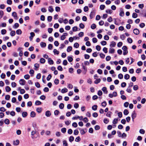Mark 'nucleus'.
<instances>
[{
    "label": "nucleus",
    "instance_id": "nucleus-1",
    "mask_svg": "<svg viewBox=\"0 0 146 146\" xmlns=\"http://www.w3.org/2000/svg\"><path fill=\"white\" fill-rule=\"evenodd\" d=\"M122 49L123 50V55H125L127 54L128 52L127 46H123L122 48Z\"/></svg>",
    "mask_w": 146,
    "mask_h": 146
},
{
    "label": "nucleus",
    "instance_id": "nucleus-2",
    "mask_svg": "<svg viewBox=\"0 0 146 146\" xmlns=\"http://www.w3.org/2000/svg\"><path fill=\"white\" fill-rule=\"evenodd\" d=\"M95 13V11L92 10L90 15V18L91 19H92L94 16Z\"/></svg>",
    "mask_w": 146,
    "mask_h": 146
},
{
    "label": "nucleus",
    "instance_id": "nucleus-3",
    "mask_svg": "<svg viewBox=\"0 0 146 146\" xmlns=\"http://www.w3.org/2000/svg\"><path fill=\"white\" fill-rule=\"evenodd\" d=\"M19 82L21 85H24L25 84L26 81L23 79H21L19 80Z\"/></svg>",
    "mask_w": 146,
    "mask_h": 146
},
{
    "label": "nucleus",
    "instance_id": "nucleus-4",
    "mask_svg": "<svg viewBox=\"0 0 146 146\" xmlns=\"http://www.w3.org/2000/svg\"><path fill=\"white\" fill-rule=\"evenodd\" d=\"M136 113L135 111H134L132 112L131 114V117L133 121L134 119H135L136 117Z\"/></svg>",
    "mask_w": 146,
    "mask_h": 146
},
{
    "label": "nucleus",
    "instance_id": "nucleus-5",
    "mask_svg": "<svg viewBox=\"0 0 146 146\" xmlns=\"http://www.w3.org/2000/svg\"><path fill=\"white\" fill-rule=\"evenodd\" d=\"M133 33L136 35H137L139 33V30L137 29H135L133 30Z\"/></svg>",
    "mask_w": 146,
    "mask_h": 146
},
{
    "label": "nucleus",
    "instance_id": "nucleus-6",
    "mask_svg": "<svg viewBox=\"0 0 146 146\" xmlns=\"http://www.w3.org/2000/svg\"><path fill=\"white\" fill-rule=\"evenodd\" d=\"M48 62L49 64H53L54 63V62L53 60L51 59V58H49L48 59Z\"/></svg>",
    "mask_w": 146,
    "mask_h": 146
},
{
    "label": "nucleus",
    "instance_id": "nucleus-7",
    "mask_svg": "<svg viewBox=\"0 0 146 146\" xmlns=\"http://www.w3.org/2000/svg\"><path fill=\"white\" fill-rule=\"evenodd\" d=\"M13 143L14 145H17L19 143V140L18 139H17L16 141H13Z\"/></svg>",
    "mask_w": 146,
    "mask_h": 146
},
{
    "label": "nucleus",
    "instance_id": "nucleus-8",
    "mask_svg": "<svg viewBox=\"0 0 146 146\" xmlns=\"http://www.w3.org/2000/svg\"><path fill=\"white\" fill-rule=\"evenodd\" d=\"M36 115V113L34 111H32L30 114L31 117H35Z\"/></svg>",
    "mask_w": 146,
    "mask_h": 146
},
{
    "label": "nucleus",
    "instance_id": "nucleus-9",
    "mask_svg": "<svg viewBox=\"0 0 146 146\" xmlns=\"http://www.w3.org/2000/svg\"><path fill=\"white\" fill-rule=\"evenodd\" d=\"M102 90L104 92L105 94H107L108 93V91L107 90V88L106 87H103L102 89Z\"/></svg>",
    "mask_w": 146,
    "mask_h": 146
},
{
    "label": "nucleus",
    "instance_id": "nucleus-10",
    "mask_svg": "<svg viewBox=\"0 0 146 146\" xmlns=\"http://www.w3.org/2000/svg\"><path fill=\"white\" fill-rule=\"evenodd\" d=\"M51 115V113L49 111H47L45 112V115L47 117H49Z\"/></svg>",
    "mask_w": 146,
    "mask_h": 146
},
{
    "label": "nucleus",
    "instance_id": "nucleus-11",
    "mask_svg": "<svg viewBox=\"0 0 146 146\" xmlns=\"http://www.w3.org/2000/svg\"><path fill=\"white\" fill-rule=\"evenodd\" d=\"M79 129L80 132V133L82 135H84L85 134L86 132L84 130H86V129H80V128Z\"/></svg>",
    "mask_w": 146,
    "mask_h": 146
},
{
    "label": "nucleus",
    "instance_id": "nucleus-12",
    "mask_svg": "<svg viewBox=\"0 0 146 146\" xmlns=\"http://www.w3.org/2000/svg\"><path fill=\"white\" fill-rule=\"evenodd\" d=\"M12 16L14 17L16 19H17V15L16 12H13L12 14Z\"/></svg>",
    "mask_w": 146,
    "mask_h": 146
},
{
    "label": "nucleus",
    "instance_id": "nucleus-13",
    "mask_svg": "<svg viewBox=\"0 0 146 146\" xmlns=\"http://www.w3.org/2000/svg\"><path fill=\"white\" fill-rule=\"evenodd\" d=\"M120 12L119 13V15L121 17H123L124 15V12L123 11L122 9H120Z\"/></svg>",
    "mask_w": 146,
    "mask_h": 146
},
{
    "label": "nucleus",
    "instance_id": "nucleus-14",
    "mask_svg": "<svg viewBox=\"0 0 146 146\" xmlns=\"http://www.w3.org/2000/svg\"><path fill=\"white\" fill-rule=\"evenodd\" d=\"M48 10V11L51 13H52L54 11V9L52 8V7L51 6H49Z\"/></svg>",
    "mask_w": 146,
    "mask_h": 146
},
{
    "label": "nucleus",
    "instance_id": "nucleus-15",
    "mask_svg": "<svg viewBox=\"0 0 146 146\" xmlns=\"http://www.w3.org/2000/svg\"><path fill=\"white\" fill-rule=\"evenodd\" d=\"M22 115L23 117H25L27 115V113L26 112H23L22 113Z\"/></svg>",
    "mask_w": 146,
    "mask_h": 146
},
{
    "label": "nucleus",
    "instance_id": "nucleus-16",
    "mask_svg": "<svg viewBox=\"0 0 146 146\" xmlns=\"http://www.w3.org/2000/svg\"><path fill=\"white\" fill-rule=\"evenodd\" d=\"M116 45V43L112 41L111 42V44H110V47H114Z\"/></svg>",
    "mask_w": 146,
    "mask_h": 146
},
{
    "label": "nucleus",
    "instance_id": "nucleus-17",
    "mask_svg": "<svg viewBox=\"0 0 146 146\" xmlns=\"http://www.w3.org/2000/svg\"><path fill=\"white\" fill-rule=\"evenodd\" d=\"M115 50L113 48H110L109 50V52L111 54L113 53H114Z\"/></svg>",
    "mask_w": 146,
    "mask_h": 146
},
{
    "label": "nucleus",
    "instance_id": "nucleus-18",
    "mask_svg": "<svg viewBox=\"0 0 146 146\" xmlns=\"http://www.w3.org/2000/svg\"><path fill=\"white\" fill-rule=\"evenodd\" d=\"M40 45L42 47H45L46 46V44L45 42H41L40 43Z\"/></svg>",
    "mask_w": 146,
    "mask_h": 146
},
{
    "label": "nucleus",
    "instance_id": "nucleus-19",
    "mask_svg": "<svg viewBox=\"0 0 146 146\" xmlns=\"http://www.w3.org/2000/svg\"><path fill=\"white\" fill-rule=\"evenodd\" d=\"M40 62L41 63L44 64L45 62V60L44 59L41 58L40 59Z\"/></svg>",
    "mask_w": 146,
    "mask_h": 146
},
{
    "label": "nucleus",
    "instance_id": "nucleus-20",
    "mask_svg": "<svg viewBox=\"0 0 146 146\" xmlns=\"http://www.w3.org/2000/svg\"><path fill=\"white\" fill-rule=\"evenodd\" d=\"M5 90L7 92H8L11 91V88L9 86H7L5 87Z\"/></svg>",
    "mask_w": 146,
    "mask_h": 146
},
{
    "label": "nucleus",
    "instance_id": "nucleus-21",
    "mask_svg": "<svg viewBox=\"0 0 146 146\" xmlns=\"http://www.w3.org/2000/svg\"><path fill=\"white\" fill-rule=\"evenodd\" d=\"M67 91V89L66 88H64L62 90L61 92L62 93H64L66 92Z\"/></svg>",
    "mask_w": 146,
    "mask_h": 146
},
{
    "label": "nucleus",
    "instance_id": "nucleus-22",
    "mask_svg": "<svg viewBox=\"0 0 146 146\" xmlns=\"http://www.w3.org/2000/svg\"><path fill=\"white\" fill-rule=\"evenodd\" d=\"M63 146H68V143L66 140H64L63 141Z\"/></svg>",
    "mask_w": 146,
    "mask_h": 146
},
{
    "label": "nucleus",
    "instance_id": "nucleus-23",
    "mask_svg": "<svg viewBox=\"0 0 146 146\" xmlns=\"http://www.w3.org/2000/svg\"><path fill=\"white\" fill-rule=\"evenodd\" d=\"M98 106L96 105H94L92 107V109L94 110H96Z\"/></svg>",
    "mask_w": 146,
    "mask_h": 146
},
{
    "label": "nucleus",
    "instance_id": "nucleus-24",
    "mask_svg": "<svg viewBox=\"0 0 146 146\" xmlns=\"http://www.w3.org/2000/svg\"><path fill=\"white\" fill-rule=\"evenodd\" d=\"M129 113V112L128 111V110L127 109H125L123 111V113L125 115H127Z\"/></svg>",
    "mask_w": 146,
    "mask_h": 146
},
{
    "label": "nucleus",
    "instance_id": "nucleus-25",
    "mask_svg": "<svg viewBox=\"0 0 146 146\" xmlns=\"http://www.w3.org/2000/svg\"><path fill=\"white\" fill-rule=\"evenodd\" d=\"M10 35L11 36H13L15 35V31H12L10 33Z\"/></svg>",
    "mask_w": 146,
    "mask_h": 146
},
{
    "label": "nucleus",
    "instance_id": "nucleus-26",
    "mask_svg": "<svg viewBox=\"0 0 146 146\" xmlns=\"http://www.w3.org/2000/svg\"><path fill=\"white\" fill-rule=\"evenodd\" d=\"M64 107V104L63 103H60L59 105V108L60 109H63Z\"/></svg>",
    "mask_w": 146,
    "mask_h": 146
},
{
    "label": "nucleus",
    "instance_id": "nucleus-27",
    "mask_svg": "<svg viewBox=\"0 0 146 146\" xmlns=\"http://www.w3.org/2000/svg\"><path fill=\"white\" fill-rule=\"evenodd\" d=\"M130 77L129 75L128 74H126L125 75L124 78L125 79L128 80Z\"/></svg>",
    "mask_w": 146,
    "mask_h": 146
},
{
    "label": "nucleus",
    "instance_id": "nucleus-28",
    "mask_svg": "<svg viewBox=\"0 0 146 146\" xmlns=\"http://www.w3.org/2000/svg\"><path fill=\"white\" fill-rule=\"evenodd\" d=\"M137 14L136 13H133L132 16L133 18H136L137 17Z\"/></svg>",
    "mask_w": 146,
    "mask_h": 146
},
{
    "label": "nucleus",
    "instance_id": "nucleus-29",
    "mask_svg": "<svg viewBox=\"0 0 146 146\" xmlns=\"http://www.w3.org/2000/svg\"><path fill=\"white\" fill-rule=\"evenodd\" d=\"M19 25L18 23H16L15 24L13 27L14 28H17L19 27Z\"/></svg>",
    "mask_w": 146,
    "mask_h": 146
},
{
    "label": "nucleus",
    "instance_id": "nucleus-30",
    "mask_svg": "<svg viewBox=\"0 0 146 146\" xmlns=\"http://www.w3.org/2000/svg\"><path fill=\"white\" fill-rule=\"evenodd\" d=\"M4 122L6 124L8 125L9 124L10 121L8 119H6L4 121Z\"/></svg>",
    "mask_w": 146,
    "mask_h": 146
},
{
    "label": "nucleus",
    "instance_id": "nucleus-31",
    "mask_svg": "<svg viewBox=\"0 0 146 146\" xmlns=\"http://www.w3.org/2000/svg\"><path fill=\"white\" fill-rule=\"evenodd\" d=\"M72 47L71 46H69L67 48V51L68 52H69L71 51L72 50Z\"/></svg>",
    "mask_w": 146,
    "mask_h": 146
},
{
    "label": "nucleus",
    "instance_id": "nucleus-32",
    "mask_svg": "<svg viewBox=\"0 0 146 146\" xmlns=\"http://www.w3.org/2000/svg\"><path fill=\"white\" fill-rule=\"evenodd\" d=\"M16 33L18 35H21L22 33V31L20 29H18L16 31Z\"/></svg>",
    "mask_w": 146,
    "mask_h": 146
},
{
    "label": "nucleus",
    "instance_id": "nucleus-33",
    "mask_svg": "<svg viewBox=\"0 0 146 146\" xmlns=\"http://www.w3.org/2000/svg\"><path fill=\"white\" fill-rule=\"evenodd\" d=\"M41 104V102L38 100H37L35 102V104L36 105H40Z\"/></svg>",
    "mask_w": 146,
    "mask_h": 146
},
{
    "label": "nucleus",
    "instance_id": "nucleus-34",
    "mask_svg": "<svg viewBox=\"0 0 146 146\" xmlns=\"http://www.w3.org/2000/svg\"><path fill=\"white\" fill-rule=\"evenodd\" d=\"M101 80L100 78L96 79L94 81V83L96 84H98L100 82Z\"/></svg>",
    "mask_w": 146,
    "mask_h": 146
},
{
    "label": "nucleus",
    "instance_id": "nucleus-35",
    "mask_svg": "<svg viewBox=\"0 0 146 146\" xmlns=\"http://www.w3.org/2000/svg\"><path fill=\"white\" fill-rule=\"evenodd\" d=\"M74 137L72 136H71L69 138V141L70 142H71L74 140Z\"/></svg>",
    "mask_w": 146,
    "mask_h": 146
},
{
    "label": "nucleus",
    "instance_id": "nucleus-36",
    "mask_svg": "<svg viewBox=\"0 0 146 146\" xmlns=\"http://www.w3.org/2000/svg\"><path fill=\"white\" fill-rule=\"evenodd\" d=\"M127 40L128 42L130 43H131L133 42V40L132 39L130 38H128L127 39Z\"/></svg>",
    "mask_w": 146,
    "mask_h": 146
},
{
    "label": "nucleus",
    "instance_id": "nucleus-37",
    "mask_svg": "<svg viewBox=\"0 0 146 146\" xmlns=\"http://www.w3.org/2000/svg\"><path fill=\"white\" fill-rule=\"evenodd\" d=\"M31 36L29 37V38L31 39V37H32V39H33V37L35 36V34L33 32H31L30 33Z\"/></svg>",
    "mask_w": 146,
    "mask_h": 146
},
{
    "label": "nucleus",
    "instance_id": "nucleus-38",
    "mask_svg": "<svg viewBox=\"0 0 146 146\" xmlns=\"http://www.w3.org/2000/svg\"><path fill=\"white\" fill-rule=\"evenodd\" d=\"M105 7V6L104 5H101L100 6V9L101 10H104Z\"/></svg>",
    "mask_w": 146,
    "mask_h": 146
},
{
    "label": "nucleus",
    "instance_id": "nucleus-39",
    "mask_svg": "<svg viewBox=\"0 0 146 146\" xmlns=\"http://www.w3.org/2000/svg\"><path fill=\"white\" fill-rule=\"evenodd\" d=\"M68 60L70 62H71L73 61V59L72 57L68 56Z\"/></svg>",
    "mask_w": 146,
    "mask_h": 146
},
{
    "label": "nucleus",
    "instance_id": "nucleus-40",
    "mask_svg": "<svg viewBox=\"0 0 146 146\" xmlns=\"http://www.w3.org/2000/svg\"><path fill=\"white\" fill-rule=\"evenodd\" d=\"M36 111L38 113H40L42 111V109L41 108H38L36 109Z\"/></svg>",
    "mask_w": 146,
    "mask_h": 146
},
{
    "label": "nucleus",
    "instance_id": "nucleus-41",
    "mask_svg": "<svg viewBox=\"0 0 146 146\" xmlns=\"http://www.w3.org/2000/svg\"><path fill=\"white\" fill-rule=\"evenodd\" d=\"M30 77V76L29 74L25 75L24 76V78L27 80L29 79Z\"/></svg>",
    "mask_w": 146,
    "mask_h": 146
},
{
    "label": "nucleus",
    "instance_id": "nucleus-42",
    "mask_svg": "<svg viewBox=\"0 0 146 146\" xmlns=\"http://www.w3.org/2000/svg\"><path fill=\"white\" fill-rule=\"evenodd\" d=\"M52 19V17L51 16H48L47 17V20L48 21L50 22Z\"/></svg>",
    "mask_w": 146,
    "mask_h": 146
},
{
    "label": "nucleus",
    "instance_id": "nucleus-43",
    "mask_svg": "<svg viewBox=\"0 0 146 146\" xmlns=\"http://www.w3.org/2000/svg\"><path fill=\"white\" fill-rule=\"evenodd\" d=\"M101 105L102 106L105 107L107 105V103L106 101L103 102L102 103Z\"/></svg>",
    "mask_w": 146,
    "mask_h": 146
},
{
    "label": "nucleus",
    "instance_id": "nucleus-44",
    "mask_svg": "<svg viewBox=\"0 0 146 146\" xmlns=\"http://www.w3.org/2000/svg\"><path fill=\"white\" fill-rule=\"evenodd\" d=\"M139 132L140 133L142 134H144L145 133V131L143 129H140Z\"/></svg>",
    "mask_w": 146,
    "mask_h": 146
},
{
    "label": "nucleus",
    "instance_id": "nucleus-45",
    "mask_svg": "<svg viewBox=\"0 0 146 146\" xmlns=\"http://www.w3.org/2000/svg\"><path fill=\"white\" fill-rule=\"evenodd\" d=\"M98 40L96 38H92V41L94 43H96L97 42Z\"/></svg>",
    "mask_w": 146,
    "mask_h": 146
},
{
    "label": "nucleus",
    "instance_id": "nucleus-46",
    "mask_svg": "<svg viewBox=\"0 0 146 146\" xmlns=\"http://www.w3.org/2000/svg\"><path fill=\"white\" fill-rule=\"evenodd\" d=\"M35 86L37 88H39L40 87V85L39 82H36L35 83Z\"/></svg>",
    "mask_w": 146,
    "mask_h": 146
},
{
    "label": "nucleus",
    "instance_id": "nucleus-47",
    "mask_svg": "<svg viewBox=\"0 0 146 146\" xmlns=\"http://www.w3.org/2000/svg\"><path fill=\"white\" fill-rule=\"evenodd\" d=\"M111 111L108 112L106 115L108 117H111Z\"/></svg>",
    "mask_w": 146,
    "mask_h": 146
},
{
    "label": "nucleus",
    "instance_id": "nucleus-48",
    "mask_svg": "<svg viewBox=\"0 0 146 146\" xmlns=\"http://www.w3.org/2000/svg\"><path fill=\"white\" fill-rule=\"evenodd\" d=\"M88 9H89L88 7L87 6H86L84 7V12H86L88 11Z\"/></svg>",
    "mask_w": 146,
    "mask_h": 146
},
{
    "label": "nucleus",
    "instance_id": "nucleus-49",
    "mask_svg": "<svg viewBox=\"0 0 146 146\" xmlns=\"http://www.w3.org/2000/svg\"><path fill=\"white\" fill-rule=\"evenodd\" d=\"M112 12V11L110 9H107L106 10V12L111 14Z\"/></svg>",
    "mask_w": 146,
    "mask_h": 146
},
{
    "label": "nucleus",
    "instance_id": "nucleus-50",
    "mask_svg": "<svg viewBox=\"0 0 146 146\" xmlns=\"http://www.w3.org/2000/svg\"><path fill=\"white\" fill-rule=\"evenodd\" d=\"M91 27L92 29H94L96 27V25L94 24H93L92 25Z\"/></svg>",
    "mask_w": 146,
    "mask_h": 146
},
{
    "label": "nucleus",
    "instance_id": "nucleus-51",
    "mask_svg": "<svg viewBox=\"0 0 146 146\" xmlns=\"http://www.w3.org/2000/svg\"><path fill=\"white\" fill-rule=\"evenodd\" d=\"M6 31L5 29H3L1 31V33L2 35H4L6 34Z\"/></svg>",
    "mask_w": 146,
    "mask_h": 146
},
{
    "label": "nucleus",
    "instance_id": "nucleus-52",
    "mask_svg": "<svg viewBox=\"0 0 146 146\" xmlns=\"http://www.w3.org/2000/svg\"><path fill=\"white\" fill-rule=\"evenodd\" d=\"M123 43L122 42H119L117 44V46L119 47H121Z\"/></svg>",
    "mask_w": 146,
    "mask_h": 146
},
{
    "label": "nucleus",
    "instance_id": "nucleus-53",
    "mask_svg": "<svg viewBox=\"0 0 146 146\" xmlns=\"http://www.w3.org/2000/svg\"><path fill=\"white\" fill-rule=\"evenodd\" d=\"M126 85V84L125 82H122L121 85V87L123 88L125 87Z\"/></svg>",
    "mask_w": 146,
    "mask_h": 146
},
{
    "label": "nucleus",
    "instance_id": "nucleus-54",
    "mask_svg": "<svg viewBox=\"0 0 146 146\" xmlns=\"http://www.w3.org/2000/svg\"><path fill=\"white\" fill-rule=\"evenodd\" d=\"M59 111L57 110H55L54 111V114L55 115H58L59 113Z\"/></svg>",
    "mask_w": 146,
    "mask_h": 146
},
{
    "label": "nucleus",
    "instance_id": "nucleus-55",
    "mask_svg": "<svg viewBox=\"0 0 146 146\" xmlns=\"http://www.w3.org/2000/svg\"><path fill=\"white\" fill-rule=\"evenodd\" d=\"M72 126L74 127H76L78 126V125L76 122H74L72 123Z\"/></svg>",
    "mask_w": 146,
    "mask_h": 146
},
{
    "label": "nucleus",
    "instance_id": "nucleus-56",
    "mask_svg": "<svg viewBox=\"0 0 146 146\" xmlns=\"http://www.w3.org/2000/svg\"><path fill=\"white\" fill-rule=\"evenodd\" d=\"M61 131L63 133H65L66 131V129L65 128H62L61 129Z\"/></svg>",
    "mask_w": 146,
    "mask_h": 146
},
{
    "label": "nucleus",
    "instance_id": "nucleus-57",
    "mask_svg": "<svg viewBox=\"0 0 146 146\" xmlns=\"http://www.w3.org/2000/svg\"><path fill=\"white\" fill-rule=\"evenodd\" d=\"M81 140V138L79 136L77 137L75 139V141L76 142H79Z\"/></svg>",
    "mask_w": 146,
    "mask_h": 146
},
{
    "label": "nucleus",
    "instance_id": "nucleus-58",
    "mask_svg": "<svg viewBox=\"0 0 146 146\" xmlns=\"http://www.w3.org/2000/svg\"><path fill=\"white\" fill-rule=\"evenodd\" d=\"M57 69L58 70L60 71L63 70V68L61 66H59L57 67Z\"/></svg>",
    "mask_w": 146,
    "mask_h": 146
},
{
    "label": "nucleus",
    "instance_id": "nucleus-59",
    "mask_svg": "<svg viewBox=\"0 0 146 146\" xmlns=\"http://www.w3.org/2000/svg\"><path fill=\"white\" fill-rule=\"evenodd\" d=\"M138 89V87L137 85H135L133 87V89L134 90H136Z\"/></svg>",
    "mask_w": 146,
    "mask_h": 146
},
{
    "label": "nucleus",
    "instance_id": "nucleus-60",
    "mask_svg": "<svg viewBox=\"0 0 146 146\" xmlns=\"http://www.w3.org/2000/svg\"><path fill=\"white\" fill-rule=\"evenodd\" d=\"M79 44L78 43H77V42H76L74 44V47H75L76 48H78L79 47Z\"/></svg>",
    "mask_w": 146,
    "mask_h": 146
},
{
    "label": "nucleus",
    "instance_id": "nucleus-61",
    "mask_svg": "<svg viewBox=\"0 0 146 146\" xmlns=\"http://www.w3.org/2000/svg\"><path fill=\"white\" fill-rule=\"evenodd\" d=\"M106 42L105 41H102L101 42V44L103 46L106 45Z\"/></svg>",
    "mask_w": 146,
    "mask_h": 146
},
{
    "label": "nucleus",
    "instance_id": "nucleus-62",
    "mask_svg": "<svg viewBox=\"0 0 146 146\" xmlns=\"http://www.w3.org/2000/svg\"><path fill=\"white\" fill-rule=\"evenodd\" d=\"M53 52L54 53V54H58L59 53V51H57L56 49H54L53 50Z\"/></svg>",
    "mask_w": 146,
    "mask_h": 146
},
{
    "label": "nucleus",
    "instance_id": "nucleus-63",
    "mask_svg": "<svg viewBox=\"0 0 146 146\" xmlns=\"http://www.w3.org/2000/svg\"><path fill=\"white\" fill-rule=\"evenodd\" d=\"M80 27L82 29H84L85 27L84 25V24H83L82 23H81L79 25Z\"/></svg>",
    "mask_w": 146,
    "mask_h": 146
},
{
    "label": "nucleus",
    "instance_id": "nucleus-64",
    "mask_svg": "<svg viewBox=\"0 0 146 146\" xmlns=\"http://www.w3.org/2000/svg\"><path fill=\"white\" fill-rule=\"evenodd\" d=\"M73 132L72 130L71 129H69L68 131V133L69 134H71Z\"/></svg>",
    "mask_w": 146,
    "mask_h": 146
}]
</instances>
